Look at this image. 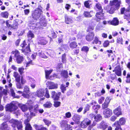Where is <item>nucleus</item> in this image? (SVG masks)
Instances as JSON below:
<instances>
[{
  "mask_svg": "<svg viewBox=\"0 0 130 130\" xmlns=\"http://www.w3.org/2000/svg\"><path fill=\"white\" fill-rule=\"evenodd\" d=\"M65 116L67 118H69L71 116V113L70 112H68L65 114Z\"/></svg>",
  "mask_w": 130,
  "mask_h": 130,
  "instance_id": "338daca9",
  "label": "nucleus"
},
{
  "mask_svg": "<svg viewBox=\"0 0 130 130\" xmlns=\"http://www.w3.org/2000/svg\"><path fill=\"white\" fill-rule=\"evenodd\" d=\"M29 120L28 119H27L24 121V123L26 125L25 130H32V128L30 125L28 123Z\"/></svg>",
  "mask_w": 130,
  "mask_h": 130,
  "instance_id": "aec40b11",
  "label": "nucleus"
},
{
  "mask_svg": "<svg viewBox=\"0 0 130 130\" xmlns=\"http://www.w3.org/2000/svg\"><path fill=\"white\" fill-rule=\"evenodd\" d=\"M17 108V106L12 103L7 104L6 106V110L10 112L16 110Z\"/></svg>",
  "mask_w": 130,
  "mask_h": 130,
  "instance_id": "423d86ee",
  "label": "nucleus"
},
{
  "mask_svg": "<svg viewBox=\"0 0 130 130\" xmlns=\"http://www.w3.org/2000/svg\"><path fill=\"white\" fill-rule=\"evenodd\" d=\"M38 55L40 57L44 58H46L47 56L44 54L43 52L41 51H40L38 53Z\"/></svg>",
  "mask_w": 130,
  "mask_h": 130,
  "instance_id": "79ce46f5",
  "label": "nucleus"
},
{
  "mask_svg": "<svg viewBox=\"0 0 130 130\" xmlns=\"http://www.w3.org/2000/svg\"><path fill=\"white\" fill-rule=\"evenodd\" d=\"M124 19H126L128 20L130 18V11L129 12L125 13V14H124Z\"/></svg>",
  "mask_w": 130,
  "mask_h": 130,
  "instance_id": "f704fd0d",
  "label": "nucleus"
},
{
  "mask_svg": "<svg viewBox=\"0 0 130 130\" xmlns=\"http://www.w3.org/2000/svg\"><path fill=\"white\" fill-rule=\"evenodd\" d=\"M107 127V124L104 121H102L99 126L100 128L104 130Z\"/></svg>",
  "mask_w": 130,
  "mask_h": 130,
  "instance_id": "b1692460",
  "label": "nucleus"
},
{
  "mask_svg": "<svg viewBox=\"0 0 130 130\" xmlns=\"http://www.w3.org/2000/svg\"><path fill=\"white\" fill-rule=\"evenodd\" d=\"M21 84H24L26 82V80L22 76L21 78Z\"/></svg>",
  "mask_w": 130,
  "mask_h": 130,
  "instance_id": "680f3d73",
  "label": "nucleus"
},
{
  "mask_svg": "<svg viewBox=\"0 0 130 130\" xmlns=\"http://www.w3.org/2000/svg\"><path fill=\"white\" fill-rule=\"evenodd\" d=\"M66 130H72V126L70 125H67V126L65 127Z\"/></svg>",
  "mask_w": 130,
  "mask_h": 130,
  "instance_id": "0e129e2a",
  "label": "nucleus"
},
{
  "mask_svg": "<svg viewBox=\"0 0 130 130\" xmlns=\"http://www.w3.org/2000/svg\"><path fill=\"white\" fill-rule=\"evenodd\" d=\"M19 107L23 112L27 111L28 109L27 106L26 105L20 104Z\"/></svg>",
  "mask_w": 130,
  "mask_h": 130,
  "instance_id": "a878e982",
  "label": "nucleus"
},
{
  "mask_svg": "<svg viewBox=\"0 0 130 130\" xmlns=\"http://www.w3.org/2000/svg\"><path fill=\"white\" fill-rule=\"evenodd\" d=\"M6 24L7 27H8V28H9V29H11L12 28V25H11L10 24H9L8 21H6Z\"/></svg>",
  "mask_w": 130,
  "mask_h": 130,
  "instance_id": "5fc2aeb1",
  "label": "nucleus"
},
{
  "mask_svg": "<svg viewBox=\"0 0 130 130\" xmlns=\"http://www.w3.org/2000/svg\"><path fill=\"white\" fill-rule=\"evenodd\" d=\"M24 68L23 67L18 68V71L20 75H22L24 73Z\"/></svg>",
  "mask_w": 130,
  "mask_h": 130,
  "instance_id": "de8ad7c7",
  "label": "nucleus"
},
{
  "mask_svg": "<svg viewBox=\"0 0 130 130\" xmlns=\"http://www.w3.org/2000/svg\"><path fill=\"white\" fill-rule=\"evenodd\" d=\"M109 45V42L108 41L106 40L103 43V46L104 47H106L108 46Z\"/></svg>",
  "mask_w": 130,
  "mask_h": 130,
  "instance_id": "4d7b16f0",
  "label": "nucleus"
},
{
  "mask_svg": "<svg viewBox=\"0 0 130 130\" xmlns=\"http://www.w3.org/2000/svg\"><path fill=\"white\" fill-rule=\"evenodd\" d=\"M9 128H10L8 127V126L6 122H4L1 124L0 129L2 130H4L8 129Z\"/></svg>",
  "mask_w": 130,
  "mask_h": 130,
  "instance_id": "393cba45",
  "label": "nucleus"
},
{
  "mask_svg": "<svg viewBox=\"0 0 130 130\" xmlns=\"http://www.w3.org/2000/svg\"><path fill=\"white\" fill-rule=\"evenodd\" d=\"M102 119V116L99 114L96 115L94 117L95 120L96 121L100 120Z\"/></svg>",
  "mask_w": 130,
  "mask_h": 130,
  "instance_id": "c9c22d12",
  "label": "nucleus"
},
{
  "mask_svg": "<svg viewBox=\"0 0 130 130\" xmlns=\"http://www.w3.org/2000/svg\"><path fill=\"white\" fill-rule=\"evenodd\" d=\"M90 106L88 104H87L84 110V114L86 113L87 111L89 110V109Z\"/></svg>",
  "mask_w": 130,
  "mask_h": 130,
  "instance_id": "864d4df0",
  "label": "nucleus"
},
{
  "mask_svg": "<svg viewBox=\"0 0 130 130\" xmlns=\"http://www.w3.org/2000/svg\"><path fill=\"white\" fill-rule=\"evenodd\" d=\"M121 4L120 0H114L112 1H110V4L111 7L109 12L110 14L113 13L116 10L119 8Z\"/></svg>",
  "mask_w": 130,
  "mask_h": 130,
  "instance_id": "f257e3e1",
  "label": "nucleus"
},
{
  "mask_svg": "<svg viewBox=\"0 0 130 130\" xmlns=\"http://www.w3.org/2000/svg\"><path fill=\"white\" fill-rule=\"evenodd\" d=\"M60 88L61 90V91L63 93L64 92V91L66 90V88L65 87V85L63 84H61L60 86Z\"/></svg>",
  "mask_w": 130,
  "mask_h": 130,
  "instance_id": "49530a36",
  "label": "nucleus"
},
{
  "mask_svg": "<svg viewBox=\"0 0 130 130\" xmlns=\"http://www.w3.org/2000/svg\"><path fill=\"white\" fill-rule=\"evenodd\" d=\"M67 122L66 121L63 120L60 122L61 126L62 127H65L67 126Z\"/></svg>",
  "mask_w": 130,
  "mask_h": 130,
  "instance_id": "37998d69",
  "label": "nucleus"
},
{
  "mask_svg": "<svg viewBox=\"0 0 130 130\" xmlns=\"http://www.w3.org/2000/svg\"><path fill=\"white\" fill-rule=\"evenodd\" d=\"M52 70H45V77L47 79H49V75L53 71Z\"/></svg>",
  "mask_w": 130,
  "mask_h": 130,
  "instance_id": "c756f323",
  "label": "nucleus"
},
{
  "mask_svg": "<svg viewBox=\"0 0 130 130\" xmlns=\"http://www.w3.org/2000/svg\"><path fill=\"white\" fill-rule=\"evenodd\" d=\"M46 85L48 86L49 89H57L58 88V84L51 82H48L46 83Z\"/></svg>",
  "mask_w": 130,
  "mask_h": 130,
  "instance_id": "6e6552de",
  "label": "nucleus"
},
{
  "mask_svg": "<svg viewBox=\"0 0 130 130\" xmlns=\"http://www.w3.org/2000/svg\"><path fill=\"white\" fill-rule=\"evenodd\" d=\"M42 8H37L32 13V16L33 18L37 20L38 19L41 15L42 13Z\"/></svg>",
  "mask_w": 130,
  "mask_h": 130,
  "instance_id": "7ed1b4c3",
  "label": "nucleus"
},
{
  "mask_svg": "<svg viewBox=\"0 0 130 130\" xmlns=\"http://www.w3.org/2000/svg\"><path fill=\"white\" fill-rule=\"evenodd\" d=\"M61 94V93L60 92L56 93L55 91H53L51 93L52 97L54 100H58Z\"/></svg>",
  "mask_w": 130,
  "mask_h": 130,
  "instance_id": "ddd939ff",
  "label": "nucleus"
},
{
  "mask_svg": "<svg viewBox=\"0 0 130 130\" xmlns=\"http://www.w3.org/2000/svg\"><path fill=\"white\" fill-rule=\"evenodd\" d=\"M100 107V105H94L93 106V109L95 111H97L98 109H99Z\"/></svg>",
  "mask_w": 130,
  "mask_h": 130,
  "instance_id": "bf43d9fd",
  "label": "nucleus"
},
{
  "mask_svg": "<svg viewBox=\"0 0 130 130\" xmlns=\"http://www.w3.org/2000/svg\"><path fill=\"white\" fill-rule=\"evenodd\" d=\"M62 62L63 63H65L66 62V54H64L62 56Z\"/></svg>",
  "mask_w": 130,
  "mask_h": 130,
  "instance_id": "603ef678",
  "label": "nucleus"
},
{
  "mask_svg": "<svg viewBox=\"0 0 130 130\" xmlns=\"http://www.w3.org/2000/svg\"><path fill=\"white\" fill-rule=\"evenodd\" d=\"M89 50V48L88 47L86 46H83L82 48V51L85 52H87Z\"/></svg>",
  "mask_w": 130,
  "mask_h": 130,
  "instance_id": "3c124183",
  "label": "nucleus"
},
{
  "mask_svg": "<svg viewBox=\"0 0 130 130\" xmlns=\"http://www.w3.org/2000/svg\"><path fill=\"white\" fill-rule=\"evenodd\" d=\"M33 103V102L31 101H27V104L29 105V110L30 111H32L33 110L35 112H37L38 111L37 108L38 107V105L36 104L35 105L34 108L33 106L30 105L31 104H32Z\"/></svg>",
  "mask_w": 130,
  "mask_h": 130,
  "instance_id": "39448f33",
  "label": "nucleus"
},
{
  "mask_svg": "<svg viewBox=\"0 0 130 130\" xmlns=\"http://www.w3.org/2000/svg\"><path fill=\"white\" fill-rule=\"evenodd\" d=\"M43 121L45 123V124L48 126L51 124V123L50 121L45 119H44L43 120Z\"/></svg>",
  "mask_w": 130,
  "mask_h": 130,
  "instance_id": "a19ab883",
  "label": "nucleus"
},
{
  "mask_svg": "<svg viewBox=\"0 0 130 130\" xmlns=\"http://www.w3.org/2000/svg\"><path fill=\"white\" fill-rule=\"evenodd\" d=\"M20 21V23H22L23 21L21 20H19V21L18 20H16L14 21L13 22V24L12 25L13 29H16L17 28L18 26V22Z\"/></svg>",
  "mask_w": 130,
  "mask_h": 130,
  "instance_id": "5701e85b",
  "label": "nucleus"
},
{
  "mask_svg": "<svg viewBox=\"0 0 130 130\" xmlns=\"http://www.w3.org/2000/svg\"><path fill=\"white\" fill-rule=\"evenodd\" d=\"M108 104L104 102V103L102 104V107L103 109H104L107 108L108 106Z\"/></svg>",
  "mask_w": 130,
  "mask_h": 130,
  "instance_id": "052dcab7",
  "label": "nucleus"
},
{
  "mask_svg": "<svg viewBox=\"0 0 130 130\" xmlns=\"http://www.w3.org/2000/svg\"><path fill=\"white\" fill-rule=\"evenodd\" d=\"M130 9L129 8H128L126 9H125V8L123 7L121 9V14H125V13H127V12H129L130 11Z\"/></svg>",
  "mask_w": 130,
  "mask_h": 130,
  "instance_id": "c85d7f7f",
  "label": "nucleus"
},
{
  "mask_svg": "<svg viewBox=\"0 0 130 130\" xmlns=\"http://www.w3.org/2000/svg\"><path fill=\"white\" fill-rule=\"evenodd\" d=\"M110 99L109 97H107L106 99L105 102L108 104L110 102Z\"/></svg>",
  "mask_w": 130,
  "mask_h": 130,
  "instance_id": "774afa93",
  "label": "nucleus"
},
{
  "mask_svg": "<svg viewBox=\"0 0 130 130\" xmlns=\"http://www.w3.org/2000/svg\"><path fill=\"white\" fill-rule=\"evenodd\" d=\"M14 54L15 56L17 57H18L19 56H20L19 55V51L17 50L15 51L14 52Z\"/></svg>",
  "mask_w": 130,
  "mask_h": 130,
  "instance_id": "69168bd1",
  "label": "nucleus"
},
{
  "mask_svg": "<svg viewBox=\"0 0 130 130\" xmlns=\"http://www.w3.org/2000/svg\"><path fill=\"white\" fill-rule=\"evenodd\" d=\"M103 113L104 115V117L106 118L109 117L112 115V111L111 109L107 108L104 110Z\"/></svg>",
  "mask_w": 130,
  "mask_h": 130,
  "instance_id": "1a4fd4ad",
  "label": "nucleus"
},
{
  "mask_svg": "<svg viewBox=\"0 0 130 130\" xmlns=\"http://www.w3.org/2000/svg\"><path fill=\"white\" fill-rule=\"evenodd\" d=\"M17 61V62L18 63H20L22 61H23V58L22 56H19L18 57L16 58Z\"/></svg>",
  "mask_w": 130,
  "mask_h": 130,
  "instance_id": "e433bc0d",
  "label": "nucleus"
},
{
  "mask_svg": "<svg viewBox=\"0 0 130 130\" xmlns=\"http://www.w3.org/2000/svg\"><path fill=\"white\" fill-rule=\"evenodd\" d=\"M1 92V94L0 96H1V97H0V99H1V97H2L3 94H4L5 95H6L7 94V91L5 89H4L3 91L2 92H0V93Z\"/></svg>",
  "mask_w": 130,
  "mask_h": 130,
  "instance_id": "8fccbe9b",
  "label": "nucleus"
},
{
  "mask_svg": "<svg viewBox=\"0 0 130 130\" xmlns=\"http://www.w3.org/2000/svg\"><path fill=\"white\" fill-rule=\"evenodd\" d=\"M28 25L30 27V28L32 29H34L36 27H37V25H36V24L34 23H30Z\"/></svg>",
  "mask_w": 130,
  "mask_h": 130,
  "instance_id": "c03bdc74",
  "label": "nucleus"
},
{
  "mask_svg": "<svg viewBox=\"0 0 130 130\" xmlns=\"http://www.w3.org/2000/svg\"><path fill=\"white\" fill-rule=\"evenodd\" d=\"M13 76L15 78V81L16 82H20V76L18 72H14Z\"/></svg>",
  "mask_w": 130,
  "mask_h": 130,
  "instance_id": "4be33fe9",
  "label": "nucleus"
},
{
  "mask_svg": "<svg viewBox=\"0 0 130 130\" xmlns=\"http://www.w3.org/2000/svg\"><path fill=\"white\" fill-rule=\"evenodd\" d=\"M9 122L12 124L11 126L13 127H15L17 126L18 130H22V125L21 122L16 119H12L9 121Z\"/></svg>",
  "mask_w": 130,
  "mask_h": 130,
  "instance_id": "f03ea898",
  "label": "nucleus"
},
{
  "mask_svg": "<svg viewBox=\"0 0 130 130\" xmlns=\"http://www.w3.org/2000/svg\"><path fill=\"white\" fill-rule=\"evenodd\" d=\"M93 44H97L98 43L99 44H101V41H99L98 38L96 37H95L94 38V39L93 42Z\"/></svg>",
  "mask_w": 130,
  "mask_h": 130,
  "instance_id": "ea45409f",
  "label": "nucleus"
},
{
  "mask_svg": "<svg viewBox=\"0 0 130 130\" xmlns=\"http://www.w3.org/2000/svg\"><path fill=\"white\" fill-rule=\"evenodd\" d=\"M26 45V44L25 42H24L23 44H21V46L23 48V49L22 50V51L23 52L28 53L30 52V50L29 45L26 46L25 49L24 48Z\"/></svg>",
  "mask_w": 130,
  "mask_h": 130,
  "instance_id": "9b49d317",
  "label": "nucleus"
},
{
  "mask_svg": "<svg viewBox=\"0 0 130 130\" xmlns=\"http://www.w3.org/2000/svg\"><path fill=\"white\" fill-rule=\"evenodd\" d=\"M0 15L2 17L7 18L8 17L9 14L8 12L5 11L2 12L1 13Z\"/></svg>",
  "mask_w": 130,
  "mask_h": 130,
  "instance_id": "2f4dec72",
  "label": "nucleus"
},
{
  "mask_svg": "<svg viewBox=\"0 0 130 130\" xmlns=\"http://www.w3.org/2000/svg\"><path fill=\"white\" fill-rule=\"evenodd\" d=\"M103 14L101 12H97L96 14V20L97 21H99L101 19L103 18Z\"/></svg>",
  "mask_w": 130,
  "mask_h": 130,
  "instance_id": "a211bd4d",
  "label": "nucleus"
},
{
  "mask_svg": "<svg viewBox=\"0 0 130 130\" xmlns=\"http://www.w3.org/2000/svg\"><path fill=\"white\" fill-rule=\"evenodd\" d=\"M30 89L28 86H25L24 88L23 92L24 93L22 94V95L24 97L27 98L29 97V95L28 93L29 92Z\"/></svg>",
  "mask_w": 130,
  "mask_h": 130,
  "instance_id": "9d476101",
  "label": "nucleus"
},
{
  "mask_svg": "<svg viewBox=\"0 0 130 130\" xmlns=\"http://www.w3.org/2000/svg\"><path fill=\"white\" fill-rule=\"evenodd\" d=\"M44 91L42 89H40L37 90L35 93V95L38 97H43L44 94Z\"/></svg>",
  "mask_w": 130,
  "mask_h": 130,
  "instance_id": "f3484780",
  "label": "nucleus"
},
{
  "mask_svg": "<svg viewBox=\"0 0 130 130\" xmlns=\"http://www.w3.org/2000/svg\"><path fill=\"white\" fill-rule=\"evenodd\" d=\"M91 123V121L87 118L84 119L81 122L80 126L82 128H85Z\"/></svg>",
  "mask_w": 130,
  "mask_h": 130,
  "instance_id": "0eeeda50",
  "label": "nucleus"
},
{
  "mask_svg": "<svg viewBox=\"0 0 130 130\" xmlns=\"http://www.w3.org/2000/svg\"><path fill=\"white\" fill-rule=\"evenodd\" d=\"M73 21L71 18L66 17H65V22L67 24H70L73 22Z\"/></svg>",
  "mask_w": 130,
  "mask_h": 130,
  "instance_id": "bb28decb",
  "label": "nucleus"
},
{
  "mask_svg": "<svg viewBox=\"0 0 130 130\" xmlns=\"http://www.w3.org/2000/svg\"><path fill=\"white\" fill-rule=\"evenodd\" d=\"M77 46L76 43L75 42H71L70 44V46L71 48H74Z\"/></svg>",
  "mask_w": 130,
  "mask_h": 130,
  "instance_id": "58836bf2",
  "label": "nucleus"
},
{
  "mask_svg": "<svg viewBox=\"0 0 130 130\" xmlns=\"http://www.w3.org/2000/svg\"><path fill=\"white\" fill-rule=\"evenodd\" d=\"M94 35L93 32H90L88 33L86 36V40L89 41H91L93 39Z\"/></svg>",
  "mask_w": 130,
  "mask_h": 130,
  "instance_id": "4468645a",
  "label": "nucleus"
},
{
  "mask_svg": "<svg viewBox=\"0 0 130 130\" xmlns=\"http://www.w3.org/2000/svg\"><path fill=\"white\" fill-rule=\"evenodd\" d=\"M113 126H115L116 127L115 130H119L120 129L122 130L121 128H120V126L118 125L117 123L115 122L113 125Z\"/></svg>",
  "mask_w": 130,
  "mask_h": 130,
  "instance_id": "a18cd8bd",
  "label": "nucleus"
},
{
  "mask_svg": "<svg viewBox=\"0 0 130 130\" xmlns=\"http://www.w3.org/2000/svg\"><path fill=\"white\" fill-rule=\"evenodd\" d=\"M26 67H27L30 66V65H33V63L31 60L30 59H28L27 60H26Z\"/></svg>",
  "mask_w": 130,
  "mask_h": 130,
  "instance_id": "72a5a7b5",
  "label": "nucleus"
},
{
  "mask_svg": "<svg viewBox=\"0 0 130 130\" xmlns=\"http://www.w3.org/2000/svg\"><path fill=\"white\" fill-rule=\"evenodd\" d=\"M60 105V102H59L56 101L54 102V106L57 107L59 106Z\"/></svg>",
  "mask_w": 130,
  "mask_h": 130,
  "instance_id": "6e6d98bb",
  "label": "nucleus"
},
{
  "mask_svg": "<svg viewBox=\"0 0 130 130\" xmlns=\"http://www.w3.org/2000/svg\"><path fill=\"white\" fill-rule=\"evenodd\" d=\"M52 106V104L49 101L47 102L45 104L43 105L46 108H50Z\"/></svg>",
  "mask_w": 130,
  "mask_h": 130,
  "instance_id": "4c0bfd02",
  "label": "nucleus"
},
{
  "mask_svg": "<svg viewBox=\"0 0 130 130\" xmlns=\"http://www.w3.org/2000/svg\"><path fill=\"white\" fill-rule=\"evenodd\" d=\"M115 71L116 74L118 76H120L121 74V72L120 67L119 66H117L115 68V70H113V71Z\"/></svg>",
  "mask_w": 130,
  "mask_h": 130,
  "instance_id": "412c9836",
  "label": "nucleus"
},
{
  "mask_svg": "<svg viewBox=\"0 0 130 130\" xmlns=\"http://www.w3.org/2000/svg\"><path fill=\"white\" fill-rule=\"evenodd\" d=\"M84 14V16L86 17H91V15L90 14V13L87 11H85Z\"/></svg>",
  "mask_w": 130,
  "mask_h": 130,
  "instance_id": "09e8293b",
  "label": "nucleus"
},
{
  "mask_svg": "<svg viewBox=\"0 0 130 130\" xmlns=\"http://www.w3.org/2000/svg\"><path fill=\"white\" fill-rule=\"evenodd\" d=\"M104 98L103 97H101L98 100V102L99 104H102L104 100Z\"/></svg>",
  "mask_w": 130,
  "mask_h": 130,
  "instance_id": "13d9d810",
  "label": "nucleus"
},
{
  "mask_svg": "<svg viewBox=\"0 0 130 130\" xmlns=\"http://www.w3.org/2000/svg\"><path fill=\"white\" fill-rule=\"evenodd\" d=\"M37 41L38 45H45L47 43V41L44 37L40 36H38Z\"/></svg>",
  "mask_w": 130,
  "mask_h": 130,
  "instance_id": "20e7f679",
  "label": "nucleus"
},
{
  "mask_svg": "<svg viewBox=\"0 0 130 130\" xmlns=\"http://www.w3.org/2000/svg\"><path fill=\"white\" fill-rule=\"evenodd\" d=\"M34 127L36 130H48V129L42 125H35Z\"/></svg>",
  "mask_w": 130,
  "mask_h": 130,
  "instance_id": "6ab92c4d",
  "label": "nucleus"
},
{
  "mask_svg": "<svg viewBox=\"0 0 130 130\" xmlns=\"http://www.w3.org/2000/svg\"><path fill=\"white\" fill-rule=\"evenodd\" d=\"M108 56L111 61H113L114 60V58L115 57L114 55H111V54H109L108 55Z\"/></svg>",
  "mask_w": 130,
  "mask_h": 130,
  "instance_id": "e2e57ef3",
  "label": "nucleus"
},
{
  "mask_svg": "<svg viewBox=\"0 0 130 130\" xmlns=\"http://www.w3.org/2000/svg\"><path fill=\"white\" fill-rule=\"evenodd\" d=\"M82 116L77 114H75L72 117V120L76 123L78 124Z\"/></svg>",
  "mask_w": 130,
  "mask_h": 130,
  "instance_id": "f8f14e48",
  "label": "nucleus"
},
{
  "mask_svg": "<svg viewBox=\"0 0 130 130\" xmlns=\"http://www.w3.org/2000/svg\"><path fill=\"white\" fill-rule=\"evenodd\" d=\"M108 24H111L114 26H116L118 25L119 21L117 18H114L111 21H108Z\"/></svg>",
  "mask_w": 130,
  "mask_h": 130,
  "instance_id": "2eb2a0df",
  "label": "nucleus"
},
{
  "mask_svg": "<svg viewBox=\"0 0 130 130\" xmlns=\"http://www.w3.org/2000/svg\"><path fill=\"white\" fill-rule=\"evenodd\" d=\"M61 75L62 76L65 78H67L68 77V72L66 70L62 71L61 72Z\"/></svg>",
  "mask_w": 130,
  "mask_h": 130,
  "instance_id": "7c9ffc66",
  "label": "nucleus"
},
{
  "mask_svg": "<svg viewBox=\"0 0 130 130\" xmlns=\"http://www.w3.org/2000/svg\"><path fill=\"white\" fill-rule=\"evenodd\" d=\"M113 112L114 114L116 115L117 116L122 115V114L121 109L120 107H118L114 110Z\"/></svg>",
  "mask_w": 130,
  "mask_h": 130,
  "instance_id": "dca6fc26",
  "label": "nucleus"
},
{
  "mask_svg": "<svg viewBox=\"0 0 130 130\" xmlns=\"http://www.w3.org/2000/svg\"><path fill=\"white\" fill-rule=\"evenodd\" d=\"M126 120L123 117L120 118L117 124L119 125H123L125 123Z\"/></svg>",
  "mask_w": 130,
  "mask_h": 130,
  "instance_id": "cd10ccee",
  "label": "nucleus"
},
{
  "mask_svg": "<svg viewBox=\"0 0 130 130\" xmlns=\"http://www.w3.org/2000/svg\"><path fill=\"white\" fill-rule=\"evenodd\" d=\"M27 36L28 38L30 39H31L34 37V34L31 31H29L28 32Z\"/></svg>",
  "mask_w": 130,
  "mask_h": 130,
  "instance_id": "473e14b6",
  "label": "nucleus"
}]
</instances>
